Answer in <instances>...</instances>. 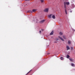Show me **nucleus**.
Listing matches in <instances>:
<instances>
[{"label": "nucleus", "mask_w": 75, "mask_h": 75, "mask_svg": "<svg viewBox=\"0 0 75 75\" xmlns=\"http://www.w3.org/2000/svg\"><path fill=\"white\" fill-rule=\"evenodd\" d=\"M64 8H65V13L66 14H67V8H66V5L68 6L69 5V2H64Z\"/></svg>", "instance_id": "nucleus-1"}, {"label": "nucleus", "mask_w": 75, "mask_h": 75, "mask_svg": "<svg viewBox=\"0 0 75 75\" xmlns=\"http://www.w3.org/2000/svg\"><path fill=\"white\" fill-rule=\"evenodd\" d=\"M69 59L70 61H73V60H72V58H69Z\"/></svg>", "instance_id": "nucleus-13"}, {"label": "nucleus", "mask_w": 75, "mask_h": 75, "mask_svg": "<svg viewBox=\"0 0 75 75\" xmlns=\"http://www.w3.org/2000/svg\"><path fill=\"white\" fill-rule=\"evenodd\" d=\"M73 49H74V48H73V47H71V50H72Z\"/></svg>", "instance_id": "nucleus-18"}, {"label": "nucleus", "mask_w": 75, "mask_h": 75, "mask_svg": "<svg viewBox=\"0 0 75 75\" xmlns=\"http://www.w3.org/2000/svg\"><path fill=\"white\" fill-rule=\"evenodd\" d=\"M48 54H50V53H48L47 54V55H48Z\"/></svg>", "instance_id": "nucleus-23"}, {"label": "nucleus", "mask_w": 75, "mask_h": 75, "mask_svg": "<svg viewBox=\"0 0 75 75\" xmlns=\"http://www.w3.org/2000/svg\"><path fill=\"white\" fill-rule=\"evenodd\" d=\"M67 50H69L70 49V48H69V46L68 45L67 46Z\"/></svg>", "instance_id": "nucleus-5"}, {"label": "nucleus", "mask_w": 75, "mask_h": 75, "mask_svg": "<svg viewBox=\"0 0 75 75\" xmlns=\"http://www.w3.org/2000/svg\"><path fill=\"white\" fill-rule=\"evenodd\" d=\"M59 35H62V33L60 32L59 33Z\"/></svg>", "instance_id": "nucleus-14"}, {"label": "nucleus", "mask_w": 75, "mask_h": 75, "mask_svg": "<svg viewBox=\"0 0 75 75\" xmlns=\"http://www.w3.org/2000/svg\"><path fill=\"white\" fill-rule=\"evenodd\" d=\"M39 33H41V31H39Z\"/></svg>", "instance_id": "nucleus-20"}, {"label": "nucleus", "mask_w": 75, "mask_h": 75, "mask_svg": "<svg viewBox=\"0 0 75 75\" xmlns=\"http://www.w3.org/2000/svg\"><path fill=\"white\" fill-rule=\"evenodd\" d=\"M41 30H42V31H43V30H43V29H41Z\"/></svg>", "instance_id": "nucleus-22"}, {"label": "nucleus", "mask_w": 75, "mask_h": 75, "mask_svg": "<svg viewBox=\"0 0 75 75\" xmlns=\"http://www.w3.org/2000/svg\"><path fill=\"white\" fill-rule=\"evenodd\" d=\"M68 44H71V41L69 40L68 42Z\"/></svg>", "instance_id": "nucleus-12"}, {"label": "nucleus", "mask_w": 75, "mask_h": 75, "mask_svg": "<svg viewBox=\"0 0 75 75\" xmlns=\"http://www.w3.org/2000/svg\"><path fill=\"white\" fill-rule=\"evenodd\" d=\"M25 1H29V0H25Z\"/></svg>", "instance_id": "nucleus-21"}, {"label": "nucleus", "mask_w": 75, "mask_h": 75, "mask_svg": "<svg viewBox=\"0 0 75 75\" xmlns=\"http://www.w3.org/2000/svg\"><path fill=\"white\" fill-rule=\"evenodd\" d=\"M56 41H57V40H58V39L57 38V39H56Z\"/></svg>", "instance_id": "nucleus-19"}, {"label": "nucleus", "mask_w": 75, "mask_h": 75, "mask_svg": "<svg viewBox=\"0 0 75 75\" xmlns=\"http://www.w3.org/2000/svg\"><path fill=\"white\" fill-rule=\"evenodd\" d=\"M52 14H51L50 15H49L48 16L50 18H51V16H52Z\"/></svg>", "instance_id": "nucleus-6"}, {"label": "nucleus", "mask_w": 75, "mask_h": 75, "mask_svg": "<svg viewBox=\"0 0 75 75\" xmlns=\"http://www.w3.org/2000/svg\"><path fill=\"white\" fill-rule=\"evenodd\" d=\"M52 18H53V19H55V17L54 15H53L52 16Z\"/></svg>", "instance_id": "nucleus-8"}, {"label": "nucleus", "mask_w": 75, "mask_h": 75, "mask_svg": "<svg viewBox=\"0 0 75 75\" xmlns=\"http://www.w3.org/2000/svg\"><path fill=\"white\" fill-rule=\"evenodd\" d=\"M44 21H45V20H43L42 21H40L39 23L40 24H42V23H43L44 22Z\"/></svg>", "instance_id": "nucleus-4"}, {"label": "nucleus", "mask_w": 75, "mask_h": 75, "mask_svg": "<svg viewBox=\"0 0 75 75\" xmlns=\"http://www.w3.org/2000/svg\"><path fill=\"white\" fill-rule=\"evenodd\" d=\"M71 66L72 67H74V66H75V65L74 64H73V63H71Z\"/></svg>", "instance_id": "nucleus-9"}, {"label": "nucleus", "mask_w": 75, "mask_h": 75, "mask_svg": "<svg viewBox=\"0 0 75 75\" xmlns=\"http://www.w3.org/2000/svg\"><path fill=\"white\" fill-rule=\"evenodd\" d=\"M58 38H60L61 40H62V41H64V40L61 37L59 36Z\"/></svg>", "instance_id": "nucleus-2"}, {"label": "nucleus", "mask_w": 75, "mask_h": 75, "mask_svg": "<svg viewBox=\"0 0 75 75\" xmlns=\"http://www.w3.org/2000/svg\"><path fill=\"white\" fill-rule=\"evenodd\" d=\"M29 73V72L28 73H28Z\"/></svg>", "instance_id": "nucleus-26"}, {"label": "nucleus", "mask_w": 75, "mask_h": 75, "mask_svg": "<svg viewBox=\"0 0 75 75\" xmlns=\"http://www.w3.org/2000/svg\"><path fill=\"white\" fill-rule=\"evenodd\" d=\"M63 37L64 39H66V37L65 36H63Z\"/></svg>", "instance_id": "nucleus-15"}, {"label": "nucleus", "mask_w": 75, "mask_h": 75, "mask_svg": "<svg viewBox=\"0 0 75 75\" xmlns=\"http://www.w3.org/2000/svg\"><path fill=\"white\" fill-rule=\"evenodd\" d=\"M69 55H67V58H69Z\"/></svg>", "instance_id": "nucleus-17"}, {"label": "nucleus", "mask_w": 75, "mask_h": 75, "mask_svg": "<svg viewBox=\"0 0 75 75\" xmlns=\"http://www.w3.org/2000/svg\"><path fill=\"white\" fill-rule=\"evenodd\" d=\"M41 3H43L44 2V0H40Z\"/></svg>", "instance_id": "nucleus-16"}, {"label": "nucleus", "mask_w": 75, "mask_h": 75, "mask_svg": "<svg viewBox=\"0 0 75 75\" xmlns=\"http://www.w3.org/2000/svg\"><path fill=\"white\" fill-rule=\"evenodd\" d=\"M53 34H54V31H52V32L50 33V35H53Z\"/></svg>", "instance_id": "nucleus-7"}, {"label": "nucleus", "mask_w": 75, "mask_h": 75, "mask_svg": "<svg viewBox=\"0 0 75 75\" xmlns=\"http://www.w3.org/2000/svg\"><path fill=\"white\" fill-rule=\"evenodd\" d=\"M70 12H71H71H72V11H70Z\"/></svg>", "instance_id": "nucleus-25"}, {"label": "nucleus", "mask_w": 75, "mask_h": 75, "mask_svg": "<svg viewBox=\"0 0 75 75\" xmlns=\"http://www.w3.org/2000/svg\"><path fill=\"white\" fill-rule=\"evenodd\" d=\"M48 8H46L44 10V11H45V12H48Z\"/></svg>", "instance_id": "nucleus-3"}, {"label": "nucleus", "mask_w": 75, "mask_h": 75, "mask_svg": "<svg viewBox=\"0 0 75 75\" xmlns=\"http://www.w3.org/2000/svg\"><path fill=\"white\" fill-rule=\"evenodd\" d=\"M64 59V58H63V57H60V59H61V60H63Z\"/></svg>", "instance_id": "nucleus-11"}, {"label": "nucleus", "mask_w": 75, "mask_h": 75, "mask_svg": "<svg viewBox=\"0 0 75 75\" xmlns=\"http://www.w3.org/2000/svg\"><path fill=\"white\" fill-rule=\"evenodd\" d=\"M55 42V43H56L57 42Z\"/></svg>", "instance_id": "nucleus-24"}, {"label": "nucleus", "mask_w": 75, "mask_h": 75, "mask_svg": "<svg viewBox=\"0 0 75 75\" xmlns=\"http://www.w3.org/2000/svg\"><path fill=\"white\" fill-rule=\"evenodd\" d=\"M37 11V10L34 9H33V12H35V11Z\"/></svg>", "instance_id": "nucleus-10"}]
</instances>
